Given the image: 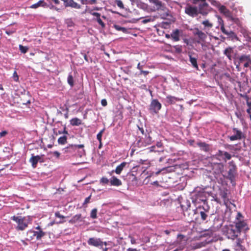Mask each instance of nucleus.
<instances>
[{
    "mask_svg": "<svg viewBox=\"0 0 251 251\" xmlns=\"http://www.w3.org/2000/svg\"><path fill=\"white\" fill-rule=\"evenodd\" d=\"M34 230L32 229L28 230L26 233V238L25 240L28 241H31L35 239Z\"/></svg>",
    "mask_w": 251,
    "mask_h": 251,
    "instance_id": "bb28decb",
    "label": "nucleus"
},
{
    "mask_svg": "<svg viewBox=\"0 0 251 251\" xmlns=\"http://www.w3.org/2000/svg\"><path fill=\"white\" fill-rule=\"evenodd\" d=\"M166 100V101L168 104H174L176 101L179 100L178 98L171 95L167 96Z\"/></svg>",
    "mask_w": 251,
    "mask_h": 251,
    "instance_id": "a878e982",
    "label": "nucleus"
},
{
    "mask_svg": "<svg viewBox=\"0 0 251 251\" xmlns=\"http://www.w3.org/2000/svg\"><path fill=\"white\" fill-rule=\"evenodd\" d=\"M97 21L101 26L102 27H105V24L102 22L101 19H97Z\"/></svg>",
    "mask_w": 251,
    "mask_h": 251,
    "instance_id": "69168bd1",
    "label": "nucleus"
},
{
    "mask_svg": "<svg viewBox=\"0 0 251 251\" xmlns=\"http://www.w3.org/2000/svg\"><path fill=\"white\" fill-rule=\"evenodd\" d=\"M127 164V163L126 162H123L119 165H118L115 170H112L110 173V175H111L112 173L115 172L117 174L119 175L121 173L122 171L123 170L124 168L126 167V166Z\"/></svg>",
    "mask_w": 251,
    "mask_h": 251,
    "instance_id": "aec40b11",
    "label": "nucleus"
},
{
    "mask_svg": "<svg viewBox=\"0 0 251 251\" xmlns=\"http://www.w3.org/2000/svg\"><path fill=\"white\" fill-rule=\"evenodd\" d=\"M232 131L234 133V134L229 137L230 141H233L237 140H241L243 138H245V134L241 130L234 127L233 128Z\"/></svg>",
    "mask_w": 251,
    "mask_h": 251,
    "instance_id": "6e6552de",
    "label": "nucleus"
},
{
    "mask_svg": "<svg viewBox=\"0 0 251 251\" xmlns=\"http://www.w3.org/2000/svg\"><path fill=\"white\" fill-rule=\"evenodd\" d=\"M80 149L81 150L78 151V155L80 157H81L83 156L86 155V152H85V150L83 148H80Z\"/></svg>",
    "mask_w": 251,
    "mask_h": 251,
    "instance_id": "864d4df0",
    "label": "nucleus"
},
{
    "mask_svg": "<svg viewBox=\"0 0 251 251\" xmlns=\"http://www.w3.org/2000/svg\"><path fill=\"white\" fill-rule=\"evenodd\" d=\"M229 19L237 25L241 26L242 25V22L239 18L233 17L231 15Z\"/></svg>",
    "mask_w": 251,
    "mask_h": 251,
    "instance_id": "58836bf2",
    "label": "nucleus"
},
{
    "mask_svg": "<svg viewBox=\"0 0 251 251\" xmlns=\"http://www.w3.org/2000/svg\"><path fill=\"white\" fill-rule=\"evenodd\" d=\"M116 3L117 5L121 9H124V5L122 0H116Z\"/></svg>",
    "mask_w": 251,
    "mask_h": 251,
    "instance_id": "603ef678",
    "label": "nucleus"
},
{
    "mask_svg": "<svg viewBox=\"0 0 251 251\" xmlns=\"http://www.w3.org/2000/svg\"><path fill=\"white\" fill-rule=\"evenodd\" d=\"M185 12L192 17H197L199 14L204 15V9L197 6H193L190 4H187L185 7Z\"/></svg>",
    "mask_w": 251,
    "mask_h": 251,
    "instance_id": "7ed1b4c3",
    "label": "nucleus"
},
{
    "mask_svg": "<svg viewBox=\"0 0 251 251\" xmlns=\"http://www.w3.org/2000/svg\"><path fill=\"white\" fill-rule=\"evenodd\" d=\"M102 243V240L100 238L91 237L87 240V244L91 246L100 248Z\"/></svg>",
    "mask_w": 251,
    "mask_h": 251,
    "instance_id": "f3484780",
    "label": "nucleus"
},
{
    "mask_svg": "<svg viewBox=\"0 0 251 251\" xmlns=\"http://www.w3.org/2000/svg\"><path fill=\"white\" fill-rule=\"evenodd\" d=\"M105 130V128H103L101 130L97 135V139L98 140L99 142H100L102 140V135Z\"/></svg>",
    "mask_w": 251,
    "mask_h": 251,
    "instance_id": "8fccbe9b",
    "label": "nucleus"
},
{
    "mask_svg": "<svg viewBox=\"0 0 251 251\" xmlns=\"http://www.w3.org/2000/svg\"><path fill=\"white\" fill-rule=\"evenodd\" d=\"M97 209L94 208L93 209L90 213V217L93 219H95L97 218Z\"/></svg>",
    "mask_w": 251,
    "mask_h": 251,
    "instance_id": "a18cd8bd",
    "label": "nucleus"
},
{
    "mask_svg": "<svg viewBox=\"0 0 251 251\" xmlns=\"http://www.w3.org/2000/svg\"><path fill=\"white\" fill-rule=\"evenodd\" d=\"M237 171V167L233 161L229 162V170L228 172V176L230 179H232L235 177Z\"/></svg>",
    "mask_w": 251,
    "mask_h": 251,
    "instance_id": "dca6fc26",
    "label": "nucleus"
},
{
    "mask_svg": "<svg viewBox=\"0 0 251 251\" xmlns=\"http://www.w3.org/2000/svg\"><path fill=\"white\" fill-rule=\"evenodd\" d=\"M239 235L240 234L238 232V231H237L235 228H234L232 226L227 229L226 236L228 239L234 240L236 239Z\"/></svg>",
    "mask_w": 251,
    "mask_h": 251,
    "instance_id": "9d476101",
    "label": "nucleus"
},
{
    "mask_svg": "<svg viewBox=\"0 0 251 251\" xmlns=\"http://www.w3.org/2000/svg\"><path fill=\"white\" fill-rule=\"evenodd\" d=\"M145 136V138L143 139L144 143V145H145V146L151 145L152 142V140L149 133H146Z\"/></svg>",
    "mask_w": 251,
    "mask_h": 251,
    "instance_id": "c85d7f7f",
    "label": "nucleus"
},
{
    "mask_svg": "<svg viewBox=\"0 0 251 251\" xmlns=\"http://www.w3.org/2000/svg\"><path fill=\"white\" fill-rule=\"evenodd\" d=\"M19 50L23 53H25L28 50V48L26 46H24L22 45H19Z\"/></svg>",
    "mask_w": 251,
    "mask_h": 251,
    "instance_id": "09e8293b",
    "label": "nucleus"
},
{
    "mask_svg": "<svg viewBox=\"0 0 251 251\" xmlns=\"http://www.w3.org/2000/svg\"><path fill=\"white\" fill-rule=\"evenodd\" d=\"M190 146L194 147H198L201 150L204 151V143L200 141H195L194 140L190 139L187 141Z\"/></svg>",
    "mask_w": 251,
    "mask_h": 251,
    "instance_id": "6ab92c4d",
    "label": "nucleus"
},
{
    "mask_svg": "<svg viewBox=\"0 0 251 251\" xmlns=\"http://www.w3.org/2000/svg\"><path fill=\"white\" fill-rule=\"evenodd\" d=\"M180 207H177V210L178 212H180L183 213L184 216H185L186 213L190 207L191 203L190 201L187 199H182L179 202Z\"/></svg>",
    "mask_w": 251,
    "mask_h": 251,
    "instance_id": "423d86ee",
    "label": "nucleus"
},
{
    "mask_svg": "<svg viewBox=\"0 0 251 251\" xmlns=\"http://www.w3.org/2000/svg\"><path fill=\"white\" fill-rule=\"evenodd\" d=\"M54 215L55 217L60 218V219H64L66 217L63 215L60 214L59 211H57L55 213Z\"/></svg>",
    "mask_w": 251,
    "mask_h": 251,
    "instance_id": "6e6d98bb",
    "label": "nucleus"
},
{
    "mask_svg": "<svg viewBox=\"0 0 251 251\" xmlns=\"http://www.w3.org/2000/svg\"><path fill=\"white\" fill-rule=\"evenodd\" d=\"M114 27L118 31H121L124 33H129V29L124 27H122L117 25H114Z\"/></svg>",
    "mask_w": 251,
    "mask_h": 251,
    "instance_id": "f704fd0d",
    "label": "nucleus"
},
{
    "mask_svg": "<svg viewBox=\"0 0 251 251\" xmlns=\"http://www.w3.org/2000/svg\"><path fill=\"white\" fill-rule=\"evenodd\" d=\"M222 77L226 78L227 80H228L229 81H230L231 79L229 74L227 73L223 74L222 75Z\"/></svg>",
    "mask_w": 251,
    "mask_h": 251,
    "instance_id": "bf43d9fd",
    "label": "nucleus"
},
{
    "mask_svg": "<svg viewBox=\"0 0 251 251\" xmlns=\"http://www.w3.org/2000/svg\"><path fill=\"white\" fill-rule=\"evenodd\" d=\"M67 137L66 136H63L59 137L58 139V143L60 145H64L67 143Z\"/></svg>",
    "mask_w": 251,
    "mask_h": 251,
    "instance_id": "79ce46f5",
    "label": "nucleus"
},
{
    "mask_svg": "<svg viewBox=\"0 0 251 251\" xmlns=\"http://www.w3.org/2000/svg\"><path fill=\"white\" fill-rule=\"evenodd\" d=\"M196 230L198 232L201 233V237L204 236V229L202 227L201 224L196 225Z\"/></svg>",
    "mask_w": 251,
    "mask_h": 251,
    "instance_id": "e433bc0d",
    "label": "nucleus"
},
{
    "mask_svg": "<svg viewBox=\"0 0 251 251\" xmlns=\"http://www.w3.org/2000/svg\"><path fill=\"white\" fill-rule=\"evenodd\" d=\"M233 53V48L231 47H228L226 48L224 51V54L227 56V57L230 60L232 59V54Z\"/></svg>",
    "mask_w": 251,
    "mask_h": 251,
    "instance_id": "cd10ccee",
    "label": "nucleus"
},
{
    "mask_svg": "<svg viewBox=\"0 0 251 251\" xmlns=\"http://www.w3.org/2000/svg\"><path fill=\"white\" fill-rule=\"evenodd\" d=\"M189 60L193 66L196 69H198V66L197 65V59L195 57H193L191 55H189Z\"/></svg>",
    "mask_w": 251,
    "mask_h": 251,
    "instance_id": "ea45409f",
    "label": "nucleus"
},
{
    "mask_svg": "<svg viewBox=\"0 0 251 251\" xmlns=\"http://www.w3.org/2000/svg\"><path fill=\"white\" fill-rule=\"evenodd\" d=\"M243 218V216L240 212H238L236 217V220L237 221L241 220V218Z\"/></svg>",
    "mask_w": 251,
    "mask_h": 251,
    "instance_id": "680f3d73",
    "label": "nucleus"
},
{
    "mask_svg": "<svg viewBox=\"0 0 251 251\" xmlns=\"http://www.w3.org/2000/svg\"><path fill=\"white\" fill-rule=\"evenodd\" d=\"M149 74V72L148 71H143L142 70L140 71L138 75H141L143 74L144 75V76H146Z\"/></svg>",
    "mask_w": 251,
    "mask_h": 251,
    "instance_id": "e2e57ef3",
    "label": "nucleus"
},
{
    "mask_svg": "<svg viewBox=\"0 0 251 251\" xmlns=\"http://www.w3.org/2000/svg\"><path fill=\"white\" fill-rule=\"evenodd\" d=\"M35 238L36 240H40L42 238L46 235V232L43 230H39L38 231H34Z\"/></svg>",
    "mask_w": 251,
    "mask_h": 251,
    "instance_id": "7c9ffc66",
    "label": "nucleus"
},
{
    "mask_svg": "<svg viewBox=\"0 0 251 251\" xmlns=\"http://www.w3.org/2000/svg\"><path fill=\"white\" fill-rule=\"evenodd\" d=\"M16 31V28H12L11 29L8 28L5 30V33L8 35H10L12 34L15 33Z\"/></svg>",
    "mask_w": 251,
    "mask_h": 251,
    "instance_id": "3c124183",
    "label": "nucleus"
},
{
    "mask_svg": "<svg viewBox=\"0 0 251 251\" xmlns=\"http://www.w3.org/2000/svg\"><path fill=\"white\" fill-rule=\"evenodd\" d=\"M179 30L177 29H175L171 34V36L175 41H177L179 40Z\"/></svg>",
    "mask_w": 251,
    "mask_h": 251,
    "instance_id": "2f4dec72",
    "label": "nucleus"
},
{
    "mask_svg": "<svg viewBox=\"0 0 251 251\" xmlns=\"http://www.w3.org/2000/svg\"><path fill=\"white\" fill-rule=\"evenodd\" d=\"M41 6L43 7H45L47 6V3L45 2L44 0H40L37 3L31 5L30 6V8H32V9H36Z\"/></svg>",
    "mask_w": 251,
    "mask_h": 251,
    "instance_id": "b1692460",
    "label": "nucleus"
},
{
    "mask_svg": "<svg viewBox=\"0 0 251 251\" xmlns=\"http://www.w3.org/2000/svg\"><path fill=\"white\" fill-rule=\"evenodd\" d=\"M135 144L139 148L146 147L142 139H140L137 140V142L135 143Z\"/></svg>",
    "mask_w": 251,
    "mask_h": 251,
    "instance_id": "de8ad7c7",
    "label": "nucleus"
},
{
    "mask_svg": "<svg viewBox=\"0 0 251 251\" xmlns=\"http://www.w3.org/2000/svg\"><path fill=\"white\" fill-rule=\"evenodd\" d=\"M63 2L65 7H71L74 9H80L81 5L75 2L74 0H61Z\"/></svg>",
    "mask_w": 251,
    "mask_h": 251,
    "instance_id": "4468645a",
    "label": "nucleus"
},
{
    "mask_svg": "<svg viewBox=\"0 0 251 251\" xmlns=\"http://www.w3.org/2000/svg\"><path fill=\"white\" fill-rule=\"evenodd\" d=\"M22 218L23 219V220L26 224L27 226H28V225L31 224L32 220V218L31 217H30L29 216H24V217L22 216Z\"/></svg>",
    "mask_w": 251,
    "mask_h": 251,
    "instance_id": "a19ab883",
    "label": "nucleus"
},
{
    "mask_svg": "<svg viewBox=\"0 0 251 251\" xmlns=\"http://www.w3.org/2000/svg\"><path fill=\"white\" fill-rule=\"evenodd\" d=\"M225 151H222L221 150H218L217 152L216 153L215 156L214 157H216L217 160H222V157L224 156L223 152Z\"/></svg>",
    "mask_w": 251,
    "mask_h": 251,
    "instance_id": "49530a36",
    "label": "nucleus"
},
{
    "mask_svg": "<svg viewBox=\"0 0 251 251\" xmlns=\"http://www.w3.org/2000/svg\"><path fill=\"white\" fill-rule=\"evenodd\" d=\"M126 179L129 183H130L133 185L137 183V177L132 173H129L127 174Z\"/></svg>",
    "mask_w": 251,
    "mask_h": 251,
    "instance_id": "5701e85b",
    "label": "nucleus"
},
{
    "mask_svg": "<svg viewBox=\"0 0 251 251\" xmlns=\"http://www.w3.org/2000/svg\"><path fill=\"white\" fill-rule=\"evenodd\" d=\"M217 6L221 13L223 14L226 17L228 18L230 17L231 13L225 6L222 5L221 4L219 3L217 4Z\"/></svg>",
    "mask_w": 251,
    "mask_h": 251,
    "instance_id": "a211bd4d",
    "label": "nucleus"
},
{
    "mask_svg": "<svg viewBox=\"0 0 251 251\" xmlns=\"http://www.w3.org/2000/svg\"><path fill=\"white\" fill-rule=\"evenodd\" d=\"M149 107V109L151 112L157 114L161 109L162 104L158 100L152 99Z\"/></svg>",
    "mask_w": 251,
    "mask_h": 251,
    "instance_id": "0eeeda50",
    "label": "nucleus"
},
{
    "mask_svg": "<svg viewBox=\"0 0 251 251\" xmlns=\"http://www.w3.org/2000/svg\"><path fill=\"white\" fill-rule=\"evenodd\" d=\"M239 64H243L245 68L249 67L251 64V59L250 55H243L239 57Z\"/></svg>",
    "mask_w": 251,
    "mask_h": 251,
    "instance_id": "2eb2a0df",
    "label": "nucleus"
},
{
    "mask_svg": "<svg viewBox=\"0 0 251 251\" xmlns=\"http://www.w3.org/2000/svg\"><path fill=\"white\" fill-rule=\"evenodd\" d=\"M220 20L222 22V23L221 24V30L223 32V33L226 35V36H227L228 37L231 38V39L237 38L236 34L233 31L230 29L226 30L225 28L223 21L221 19H220Z\"/></svg>",
    "mask_w": 251,
    "mask_h": 251,
    "instance_id": "f8f14e48",
    "label": "nucleus"
},
{
    "mask_svg": "<svg viewBox=\"0 0 251 251\" xmlns=\"http://www.w3.org/2000/svg\"><path fill=\"white\" fill-rule=\"evenodd\" d=\"M138 7L145 11H148L149 9L148 5L142 2L138 4Z\"/></svg>",
    "mask_w": 251,
    "mask_h": 251,
    "instance_id": "c03bdc74",
    "label": "nucleus"
},
{
    "mask_svg": "<svg viewBox=\"0 0 251 251\" xmlns=\"http://www.w3.org/2000/svg\"><path fill=\"white\" fill-rule=\"evenodd\" d=\"M13 78L14 80L15 81H18L19 80V76L16 71H15L13 73Z\"/></svg>",
    "mask_w": 251,
    "mask_h": 251,
    "instance_id": "13d9d810",
    "label": "nucleus"
},
{
    "mask_svg": "<svg viewBox=\"0 0 251 251\" xmlns=\"http://www.w3.org/2000/svg\"><path fill=\"white\" fill-rule=\"evenodd\" d=\"M151 87V86H149V88H148L147 87V85L146 84H143V85H141V86H140V88H141V89H144L145 91H148V90H149V89Z\"/></svg>",
    "mask_w": 251,
    "mask_h": 251,
    "instance_id": "774afa93",
    "label": "nucleus"
},
{
    "mask_svg": "<svg viewBox=\"0 0 251 251\" xmlns=\"http://www.w3.org/2000/svg\"><path fill=\"white\" fill-rule=\"evenodd\" d=\"M207 234H208V233H205V238L206 237ZM213 238L210 237H209V239L205 238V244L211 243V242H213Z\"/></svg>",
    "mask_w": 251,
    "mask_h": 251,
    "instance_id": "4d7b16f0",
    "label": "nucleus"
},
{
    "mask_svg": "<svg viewBox=\"0 0 251 251\" xmlns=\"http://www.w3.org/2000/svg\"><path fill=\"white\" fill-rule=\"evenodd\" d=\"M70 124L73 126H78L81 124V120L77 118H74L70 120Z\"/></svg>",
    "mask_w": 251,
    "mask_h": 251,
    "instance_id": "473e14b6",
    "label": "nucleus"
},
{
    "mask_svg": "<svg viewBox=\"0 0 251 251\" xmlns=\"http://www.w3.org/2000/svg\"><path fill=\"white\" fill-rule=\"evenodd\" d=\"M235 228L240 234L242 231H246L249 229L247 223L243 220L235 222Z\"/></svg>",
    "mask_w": 251,
    "mask_h": 251,
    "instance_id": "1a4fd4ad",
    "label": "nucleus"
},
{
    "mask_svg": "<svg viewBox=\"0 0 251 251\" xmlns=\"http://www.w3.org/2000/svg\"><path fill=\"white\" fill-rule=\"evenodd\" d=\"M224 156L222 157V160L226 162L227 160H230L231 158V155L227 151L223 152Z\"/></svg>",
    "mask_w": 251,
    "mask_h": 251,
    "instance_id": "37998d69",
    "label": "nucleus"
},
{
    "mask_svg": "<svg viewBox=\"0 0 251 251\" xmlns=\"http://www.w3.org/2000/svg\"><path fill=\"white\" fill-rule=\"evenodd\" d=\"M110 184L112 186H119L122 185V181L116 176H113L110 180Z\"/></svg>",
    "mask_w": 251,
    "mask_h": 251,
    "instance_id": "393cba45",
    "label": "nucleus"
},
{
    "mask_svg": "<svg viewBox=\"0 0 251 251\" xmlns=\"http://www.w3.org/2000/svg\"><path fill=\"white\" fill-rule=\"evenodd\" d=\"M91 195H90L89 197H88L87 198H86L85 199L83 203V205L90 202V200L91 199Z\"/></svg>",
    "mask_w": 251,
    "mask_h": 251,
    "instance_id": "0e129e2a",
    "label": "nucleus"
},
{
    "mask_svg": "<svg viewBox=\"0 0 251 251\" xmlns=\"http://www.w3.org/2000/svg\"><path fill=\"white\" fill-rule=\"evenodd\" d=\"M191 2L195 5H198V7L204 9V0H191Z\"/></svg>",
    "mask_w": 251,
    "mask_h": 251,
    "instance_id": "72a5a7b5",
    "label": "nucleus"
},
{
    "mask_svg": "<svg viewBox=\"0 0 251 251\" xmlns=\"http://www.w3.org/2000/svg\"><path fill=\"white\" fill-rule=\"evenodd\" d=\"M213 26V24L210 23L208 20H205V27H212Z\"/></svg>",
    "mask_w": 251,
    "mask_h": 251,
    "instance_id": "338daca9",
    "label": "nucleus"
},
{
    "mask_svg": "<svg viewBox=\"0 0 251 251\" xmlns=\"http://www.w3.org/2000/svg\"><path fill=\"white\" fill-rule=\"evenodd\" d=\"M193 33L195 36V39L198 43H201L202 47L203 46L204 42V33L196 28L193 29Z\"/></svg>",
    "mask_w": 251,
    "mask_h": 251,
    "instance_id": "9b49d317",
    "label": "nucleus"
},
{
    "mask_svg": "<svg viewBox=\"0 0 251 251\" xmlns=\"http://www.w3.org/2000/svg\"><path fill=\"white\" fill-rule=\"evenodd\" d=\"M242 240L240 238H237V241L236 242V246L237 248L236 249V251H244L245 250V248L244 246H243L242 245Z\"/></svg>",
    "mask_w": 251,
    "mask_h": 251,
    "instance_id": "c756f323",
    "label": "nucleus"
},
{
    "mask_svg": "<svg viewBox=\"0 0 251 251\" xmlns=\"http://www.w3.org/2000/svg\"><path fill=\"white\" fill-rule=\"evenodd\" d=\"M150 3L153 5L152 9L153 11L162 10L164 12V16H170L168 9L166 7L165 4L160 0H149Z\"/></svg>",
    "mask_w": 251,
    "mask_h": 251,
    "instance_id": "20e7f679",
    "label": "nucleus"
},
{
    "mask_svg": "<svg viewBox=\"0 0 251 251\" xmlns=\"http://www.w3.org/2000/svg\"><path fill=\"white\" fill-rule=\"evenodd\" d=\"M217 158L216 157H212L211 158H207L205 159V164L207 163H210L211 169L214 173H222L224 168V165L222 163L217 162Z\"/></svg>",
    "mask_w": 251,
    "mask_h": 251,
    "instance_id": "f03ea898",
    "label": "nucleus"
},
{
    "mask_svg": "<svg viewBox=\"0 0 251 251\" xmlns=\"http://www.w3.org/2000/svg\"><path fill=\"white\" fill-rule=\"evenodd\" d=\"M60 109H61L62 110H66V113L64 114V117L66 119H68V111H69V109L68 108L66 107L65 109H64L63 107H60Z\"/></svg>",
    "mask_w": 251,
    "mask_h": 251,
    "instance_id": "052dcab7",
    "label": "nucleus"
},
{
    "mask_svg": "<svg viewBox=\"0 0 251 251\" xmlns=\"http://www.w3.org/2000/svg\"><path fill=\"white\" fill-rule=\"evenodd\" d=\"M81 218V215L80 214H76L72 217V218L69 221V223L74 224L76 222L80 221Z\"/></svg>",
    "mask_w": 251,
    "mask_h": 251,
    "instance_id": "c9c22d12",
    "label": "nucleus"
},
{
    "mask_svg": "<svg viewBox=\"0 0 251 251\" xmlns=\"http://www.w3.org/2000/svg\"><path fill=\"white\" fill-rule=\"evenodd\" d=\"M192 201L196 205L202 202L204 204V188H196L192 196ZM197 208L195 210V214L198 213L199 209L202 207L203 208V205L196 206Z\"/></svg>",
    "mask_w": 251,
    "mask_h": 251,
    "instance_id": "f257e3e1",
    "label": "nucleus"
},
{
    "mask_svg": "<svg viewBox=\"0 0 251 251\" xmlns=\"http://www.w3.org/2000/svg\"><path fill=\"white\" fill-rule=\"evenodd\" d=\"M10 219L17 224V226L15 227L17 231H23L28 227L23 219L22 218V216H13L10 218Z\"/></svg>",
    "mask_w": 251,
    "mask_h": 251,
    "instance_id": "39448f33",
    "label": "nucleus"
},
{
    "mask_svg": "<svg viewBox=\"0 0 251 251\" xmlns=\"http://www.w3.org/2000/svg\"><path fill=\"white\" fill-rule=\"evenodd\" d=\"M84 146L83 144L80 145H69L68 147L63 149L62 151L64 153H73L75 152L77 148H84Z\"/></svg>",
    "mask_w": 251,
    "mask_h": 251,
    "instance_id": "ddd939ff",
    "label": "nucleus"
},
{
    "mask_svg": "<svg viewBox=\"0 0 251 251\" xmlns=\"http://www.w3.org/2000/svg\"><path fill=\"white\" fill-rule=\"evenodd\" d=\"M67 82L71 87L74 86V77L72 75V73H70L68 76Z\"/></svg>",
    "mask_w": 251,
    "mask_h": 251,
    "instance_id": "4c0bfd02",
    "label": "nucleus"
},
{
    "mask_svg": "<svg viewBox=\"0 0 251 251\" xmlns=\"http://www.w3.org/2000/svg\"><path fill=\"white\" fill-rule=\"evenodd\" d=\"M220 196L221 198L223 199L224 204L227 206L230 202L229 201V199L227 198V193L225 191H222L220 192Z\"/></svg>",
    "mask_w": 251,
    "mask_h": 251,
    "instance_id": "4be33fe9",
    "label": "nucleus"
},
{
    "mask_svg": "<svg viewBox=\"0 0 251 251\" xmlns=\"http://www.w3.org/2000/svg\"><path fill=\"white\" fill-rule=\"evenodd\" d=\"M100 183H101L102 184H107L110 181L107 178L105 177H102L100 179Z\"/></svg>",
    "mask_w": 251,
    "mask_h": 251,
    "instance_id": "5fc2aeb1",
    "label": "nucleus"
},
{
    "mask_svg": "<svg viewBox=\"0 0 251 251\" xmlns=\"http://www.w3.org/2000/svg\"><path fill=\"white\" fill-rule=\"evenodd\" d=\"M39 159V155H34L33 154H31V156L29 159V162L31 164L32 167L35 168L37 167V163Z\"/></svg>",
    "mask_w": 251,
    "mask_h": 251,
    "instance_id": "412c9836",
    "label": "nucleus"
}]
</instances>
